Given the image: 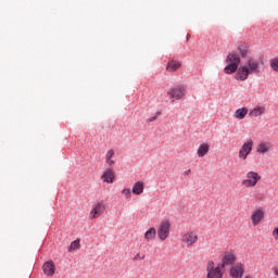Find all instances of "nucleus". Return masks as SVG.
Returning <instances> with one entry per match:
<instances>
[{"mask_svg": "<svg viewBox=\"0 0 278 278\" xmlns=\"http://www.w3.org/2000/svg\"><path fill=\"white\" fill-rule=\"evenodd\" d=\"M226 66L224 68V73L226 75H233V73H238V68L240 66V55L236 52H231L226 58Z\"/></svg>", "mask_w": 278, "mask_h": 278, "instance_id": "3", "label": "nucleus"}, {"mask_svg": "<svg viewBox=\"0 0 278 278\" xmlns=\"http://www.w3.org/2000/svg\"><path fill=\"white\" fill-rule=\"evenodd\" d=\"M155 236H157V230L152 227L146 231L144 239L147 240V242H152V240H155Z\"/></svg>", "mask_w": 278, "mask_h": 278, "instance_id": "18", "label": "nucleus"}, {"mask_svg": "<svg viewBox=\"0 0 278 278\" xmlns=\"http://www.w3.org/2000/svg\"><path fill=\"white\" fill-rule=\"evenodd\" d=\"M269 66L275 73H278V58L271 59L269 62Z\"/></svg>", "mask_w": 278, "mask_h": 278, "instance_id": "24", "label": "nucleus"}, {"mask_svg": "<svg viewBox=\"0 0 278 278\" xmlns=\"http://www.w3.org/2000/svg\"><path fill=\"white\" fill-rule=\"evenodd\" d=\"M181 68V63L179 61L172 60L167 63L166 70L175 73V71H179Z\"/></svg>", "mask_w": 278, "mask_h": 278, "instance_id": "17", "label": "nucleus"}, {"mask_svg": "<svg viewBox=\"0 0 278 278\" xmlns=\"http://www.w3.org/2000/svg\"><path fill=\"white\" fill-rule=\"evenodd\" d=\"M266 112V108L265 106H255L251 112H250V116H262V114H264Z\"/></svg>", "mask_w": 278, "mask_h": 278, "instance_id": "21", "label": "nucleus"}, {"mask_svg": "<svg viewBox=\"0 0 278 278\" xmlns=\"http://www.w3.org/2000/svg\"><path fill=\"white\" fill-rule=\"evenodd\" d=\"M275 275L278 277V267L275 268Z\"/></svg>", "mask_w": 278, "mask_h": 278, "instance_id": "32", "label": "nucleus"}, {"mask_svg": "<svg viewBox=\"0 0 278 278\" xmlns=\"http://www.w3.org/2000/svg\"><path fill=\"white\" fill-rule=\"evenodd\" d=\"M156 235L161 242H164V240H166L168 236H170V222H168V219H163L160 223Z\"/></svg>", "mask_w": 278, "mask_h": 278, "instance_id": "4", "label": "nucleus"}, {"mask_svg": "<svg viewBox=\"0 0 278 278\" xmlns=\"http://www.w3.org/2000/svg\"><path fill=\"white\" fill-rule=\"evenodd\" d=\"M190 173H191V170L188 169V170L184 172V175H185V176H188Z\"/></svg>", "mask_w": 278, "mask_h": 278, "instance_id": "31", "label": "nucleus"}, {"mask_svg": "<svg viewBox=\"0 0 278 278\" xmlns=\"http://www.w3.org/2000/svg\"><path fill=\"white\" fill-rule=\"evenodd\" d=\"M210 153V146L203 143L198 149V157H205Z\"/></svg>", "mask_w": 278, "mask_h": 278, "instance_id": "20", "label": "nucleus"}, {"mask_svg": "<svg viewBox=\"0 0 278 278\" xmlns=\"http://www.w3.org/2000/svg\"><path fill=\"white\" fill-rule=\"evenodd\" d=\"M247 179H243L241 185L245 186V188H255L257 186V181L262 179V176L257 174V172H248Z\"/></svg>", "mask_w": 278, "mask_h": 278, "instance_id": "5", "label": "nucleus"}, {"mask_svg": "<svg viewBox=\"0 0 278 278\" xmlns=\"http://www.w3.org/2000/svg\"><path fill=\"white\" fill-rule=\"evenodd\" d=\"M251 220H252V225H254V227H257V225H260V223L264 220V210L262 208L255 210L251 215Z\"/></svg>", "mask_w": 278, "mask_h": 278, "instance_id": "10", "label": "nucleus"}, {"mask_svg": "<svg viewBox=\"0 0 278 278\" xmlns=\"http://www.w3.org/2000/svg\"><path fill=\"white\" fill-rule=\"evenodd\" d=\"M138 260H144V255H140V253H137L135 257H132V261L138 262Z\"/></svg>", "mask_w": 278, "mask_h": 278, "instance_id": "29", "label": "nucleus"}, {"mask_svg": "<svg viewBox=\"0 0 278 278\" xmlns=\"http://www.w3.org/2000/svg\"><path fill=\"white\" fill-rule=\"evenodd\" d=\"M273 148V144L270 142H262L257 146L256 152L261 155H266L270 153V149Z\"/></svg>", "mask_w": 278, "mask_h": 278, "instance_id": "13", "label": "nucleus"}, {"mask_svg": "<svg viewBox=\"0 0 278 278\" xmlns=\"http://www.w3.org/2000/svg\"><path fill=\"white\" fill-rule=\"evenodd\" d=\"M216 267H214V261H208L207 266H206V271L212 273V270H215Z\"/></svg>", "mask_w": 278, "mask_h": 278, "instance_id": "27", "label": "nucleus"}, {"mask_svg": "<svg viewBox=\"0 0 278 278\" xmlns=\"http://www.w3.org/2000/svg\"><path fill=\"white\" fill-rule=\"evenodd\" d=\"M81 245L79 244V241L75 240L73 241L68 247V252L73 253V251H77Z\"/></svg>", "mask_w": 278, "mask_h": 278, "instance_id": "25", "label": "nucleus"}, {"mask_svg": "<svg viewBox=\"0 0 278 278\" xmlns=\"http://www.w3.org/2000/svg\"><path fill=\"white\" fill-rule=\"evenodd\" d=\"M188 38H190V34L187 35V40H188Z\"/></svg>", "mask_w": 278, "mask_h": 278, "instance_id": "33", "label": "nucleus"}, {"mask_svg": "<svg viewBox=\"0 0 278 278\" xmlns=\"http://www.w3.org/2000/svg\"><path fill=\"white\" fill-rule=\"evenodd\" d=\"M114 150L111 149L105 154V163L109 164V166H114L116 164V161L112 160L114 157Z\"/></svg>", "mask_w": 278, "mask_h": 278, "instance_id": "22", "label": "nucleus"}, {"mask_svg": "<svg viewBox=\"0 0 278 278\" xmlns=\"http://www.w3.org/2000/svg\"><path fill=\"white\" fill-rule=\"evenodd\" d=\"M181 242H184L186 247L190 249V247L199 242V235L192 230H189L182 236Z\"/></svg>", "mask_w": 278, "mask_h": 278, "instance_id": "6", "label": "nucleus"}, {"mask_svg": "<svg viewBox=\"0 0 278 278\" xmlns=\"http://www.w3.org/2000/svg\"><path fill=\"white\" fill-rule=\"evenodd\" d=\"M231 278H242L244 276V265H235L229 273Z\"/></svg>", "mask_w": 278, "mask_h": 278, "instance_id": "12", "label": "nucleus"}, {"mask_svg": "<svg viewBox=\"0 0 278 278\" xmlns=\"http://www.w3.org/2000/svg\"><path fill=\"white\" fill-rule=\"evenodd\" d=\"M222 268L223 267H220V265H217L215 267V269L207 273L206 278H223L224 273H223Z\"/></svg>", "mask_w": 278, "mask_h": 278, "instance_id": "15", "label": "nucleus"}, {"mask_svg": "<svg viewBox=\"0 0 278 278\" xmlns=\"http://www.w3.org/2000/svg\"><path fill=\"white\" fill-rule=\"evenodd\" d=\"M160 112H156L154 116H151L147 119V123H153V121H157V116H160Z\"/></svg>", "mask_w": 278, "mask_h": 278, "instance_id": "28", "label": "nucleus"}, {"mask_svg": "<svg viewBox=\"0 0 278 278\" xmlns=\"http://www.w3.org/2000/svg\"><path fill=\"white\" fill-rule=\"evenodd\" d=\"M144 192V182L137 181L132 186V194L140 195Z\"/></svg>", "mask_w": 278, "mask_h": 278, "instance_id": "16", "label": "nucleus"}, {"mask_svg": "<svg viewBox=\"0 0 278 278\" xmlns=\"http://www.w3.org/2000/svg\"><path fill=\"white\" fill-rule=\"evenodd\" d=\"M114 169L112 168L106 169L101 176V179L104 181V184H114Z\"/></svg>", "mask_w": 278, "mask_h": 278, "instance_id": "14", "label": "nucleus"}, {"mask_svg": "<svg viewBox=\"0 0 278 278\" xmlns=\"http://www.w3.org/2000/svg\"><path fill=\"white\" fill-rule=\"evenodd\" d=\"M260 73H262L260 61L249 59L245 64L239 66L235 74V79H237V81H247L249 79V75H260Z\"/></svg>", "mask_w": 278, "mask_h": 278, "instance_id": "1", "label": "nucleus"}, {"mask_svg": "<svg viewBox=\"0 0 278 278\" xmlns=\"http://www.w3.org/2000/svg\"><path fill=\"white\" fill-rule=\"evenodd\" d=\"M236 264V254L231 252H225L223 256V263L219 265L220 268H225V266H233Z\"/></svg>", "mask_w": 278, "mask_h": 278, "instance_id": "9", "label": "nucleus"}, {"mask_svg": "<svg viewBox=\"0 0 278 278\" xmlns=\"http://www.w3.org/2000/svg\"><path fill=\"white\" fill-rule=\"evenodd\" d=\"M274 240H278V228H275L273 231Z\"/></svg>", "mask_w": 278, "mask_h": 278, "instance_id": "30", "label": "nucleus"}, {"mask_svg": "<svg viewBox=\"0 0 278 278\" xmlns=\"http://www.w3.org/2000/svg\"><path fill=\"white\" fill-rule=\"evenodd\" d=\"M247 114H249V109L241 108L233 113V117L238 118L239 121H242L243 118H245Z\"/></svg>", "mask_w": 278, "mask_h": 278, "instance_id": "19", "label": "nucleus"}, {"mask_svg": "<svg viewBox=\"0 0 278 278\" xmlns=\"http://www.w3.org/2000/svg\"><path fill=\"white\" fill-rule=\"evenodd\" d=\"M253 151V140L245 141L239 150V160H247Z\"/></svg>", "mask_w": 278, "mask_h": 278, "instance_id": "7", "label": "nucleus"}, {"mask_svg": "<svg viewBox=\"0 0 278 278\" xmlns=\"http://www.w3.org/2000/svg\"><path fill=\"white\" fill-rule=\"evenodd\" d=\"M122 194H124L126 197V199H130L131 198V189L129 188H124L122 190Z\"/></svg>", "mask_w": 278, "mask_h": 278, "instance_id": "26", "label": "nucleus"}, {"mask_svg": "<svg viewBox=\"0 0 278 278\" xmlns=\"http://www.w3.org/2000/svg\"><path fill=\"white\" fill-rule=\"evenodd\" d=\"M42 270L47 277H53L55 275V264L53 261H47L42 266Z\"/></svg>", "mask_w": 278, "mask_h": 278, "instance_id": "11", "label": "nucleus"}, {"mask_svg": "<svg viewBox=\"0 0 278 278\" xmlns=\"http://www.w3.org/2000/svg\"><path fill=\"white\" fill-rule=\"evenodd\" d=\"M186 94H188V86L184 84L174 85L167 90V97L170 99L172 103L181 101Z\"/></svg>", "mask_w": 278, "mask_h": 278, "instance_id": "2", "label": "nucleus"}, {"mask_svg": "<svg viewBox=\"0 0 278 278\" xmlns=\"http://www.w3.org/2000/svg\"><path fill=\"white\" fill-rule=\"evenodd\" d=\"M239 53L241 54L242 58H247V55H249V46L244 43L240 45Z\"/></svg>", "mask_w": 278, "mask_h": 278, "instance_id": "23", "label": "nucleus"}, {"mask_svg": "<svg viewBox=\"0 0 278 278\" xmlns=\"http://www.w3.org/2000/svg\"><path fill=\"white\" fill-rule=\"evenodd\" d=\"M103 212H105V204L103 202H96V204L93 205L89 217L90 218H99V216H101V214H103Z\"/></svg>", "mask_w": 278, "mask_h": 278, "instance_id": "8", "label": "nucleus"}]
</instances>
